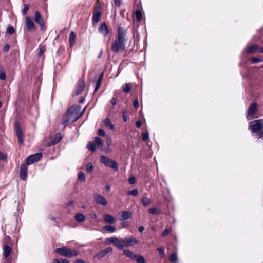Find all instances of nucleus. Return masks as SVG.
Wrapping results in <instances>:
<instances>
[{"instance_id":"f8f14e48","label":"nucleus","mask_w":263,"mask_h":263,"mask_svg":"<svg viewBox=\"0 0 263 263\" xmlns=\"http://www.w3.org/2000/svg\"><path fill=\"white\" fill-rule=\"evenodd\" d=\"M85 83L83 79H80L78 82L77 89L74 93V95H79L81 94L84 90Z\"/></svg>"},{"instance_id":"c85d7f7f","label":"nucleus","mask_w":263,"mask_h":263,"mask_svg":"<svg viewBox=\"0 0 263 263\" xmlns=\"http://www.w3.org/2000/svg\"><path fill=\"white\" fill-rule=\"evenodd\" d=\"M87 148L91 151L92 152H94L96 150V145L95 142H92L91 141L89 142L87 145Z\"/></svg>"},{"instance_id":"9d476101","label":"nucleus","mask_w":263,"mask_h":263,"mask_svg":"<svg viewBox=\"0 0 263 263\" xmlns=\"http://www.w3.org/2000/svg\"><path fill=\"white\" fill-rule=\"evenodd\" d=\"M113 249L112 247H109L104 249H103L99 251L98 253L96 254L95 255V257L98 259H101L104 257H105L108 253L111 252Z\"/></svg>"},{"instance_id":"473e14b6","label":"nucleus","mask_w":263,"mask_h":263,"mask_svg":"<svg viewBox=\"0 0 263 263\" xmlns=\"http://www.w3.org/2000/svg\"><path fill=\"white\" fill-rule=\"evenodd\" d=\"M135 17L138 21H140L142 18V14L140 10H136L135 12Z\"/></svg>"},{"instance_id":"20e7f679","label":"nucleus","mask_w":263,"mask_h":263,"mask_svg":"<svg viewBox=\"0 0 263 263\" xmlns=\"http://www.w3.org/2000/svg\"><path fill=\"white\" fill-rule=\"evenodd\" d=\"M55 252L61 256L72 257L77 256L79 252L77 250H71L70 249L66 247L58 248L55 250Z\"/></svg>"},{"instance_id":"a211bd4d","label":"nucleus","mask_w":263,"mask_h":263,"mask_svg":"<svg viewBox=\"0 0 263 263\" xmlns=\"http://www.w3.org/2000/svg\"><path fill=\"white\" fill-rule=\"evenodd\" d=\"M103 219L105 223L108 224H114L116 222L115 218L108 214H105L103 215Z\"/></svg>"},{"instance_id":"052dcab7","label":"nucleus","mask_w":263,"mask_h":263,"mask_svg":"<svg viewBox=\"0 0 263 263\" xmlns=\"http://www.w3.org/2000/svg\"><path fill=\"white\" fill-rule=\"evenodd\" d=\"M138 230L140 232L142 233L144 230V228L143 226H139L138 228Z\"/></svg>"},{"instance_id":"603ef678","label":"nucleus","mask_w":263,"mask_h":263,"mask_svg":"<svg viewBox=\"0 0 263 263\" xmlns=\"http://www.w3.org/2000/svg\"><path fill=\"white\" fill-rule=\"evenodd\" d=\"M111 139L110 137H108L106 140V145L108 147H109L111 144Z\"/></svg>"},{"instance_id":"4468645a","label":"nucleus","mask_w":263,"mask_h":263,"mask_svg":"<svg viewBox=\"0 0 263 263\" xmlns=\"http://www.w3.org/2000/svg\"><path fill=\"white\" fill-rule=\"evenodd\" d=\"M27 177V167L26 165L22 164L20 168V177L23 180H25Z\"/></svg>"},{"instance_id":"f704fd0d","label":"nucleus","mask_w":263,"mask_h":263,"mask_svg":"<svg viewBox=\"0 0 263 263\" xmlns=\"http://www.w3.org/2000/svg\"><path fill=\"white\" fill-rule=\"evenodd\" d=\"M123 242H124V246H132V238L127 237L125 238L123 240Z\"/></svg>"},{"instance_id":"f03ea898","label":"nucleus","mask_w":263,"mask_h":263,"mask_svg":"<svg viewBox=\"0 0 263 263\" xmlns=\"http://www.w3.org/2000/svg\"><path fill=\"white\" fill-rule=\"evenodd\" d=\"M248 129L257 139L263 138V119L255 120L249 122Z\"/></svg>"},{"instance_id":"69168bd1","label":"nucleus","mask_w":263,"mask_h":263,"mask_svg":"<svg viewBox=\"0 0 263 263\" xmlns=\"http://www.w3.org/2000/svg\"><path fill=\"white\" fill-rule=\"evenodd\" d=\"M259 52L261 53H263V47H258V50Z\"/></svg>"},{"instance_id":"3c124183","label":"nucleus","mask_w":263,"mask_h":263,"mask_svg":"<svg viewBox=\"0 0 263 263\" xmlns=\"http://www.w3.org/2000/svg\"><path fill=\"white\" fill-rule=\"evenodd\" d=\"M9 49H10L9 45L6 44V45H5V46H4V47L3 48V51L4 52H7L9 51Z\"/></svg>"},{"instance_id":"6e6d98bb","label":"nucleus","mask_w":263,"mask_h":263,"mask_svg":"<svg viewBox=\"0 0 263 263\" xmlns=\"http://www.w3.org/2000/svg\"><path fill=\"white\" fill-rule=\"evenodd\" d=\"M6 74L4 72H2L0 73V79L2 80H4L6 79Z\"/></svg>"},{"instance_id":"4be33fe9","label":"nucleus","mask_w":263,"mask_h":263,"mask_svg":"<svg viewBox=\"0 0 263 263\" xmlns=\"http://www.w3.org/2000/svg\"><path fill=\"white\" fill-rule=\"evenodd\" d=\"M258 50V46L257 45H253L246 47L245 51L247 53H254Z\"/></svg>"},{"instance_id":"79ce46f5","label":"nucleus","mask_w":263,"mask_h":263,"mask_svg":"<svg viewBox=\"0 0 263 263\" xmlns=\"http://www.w3.org/2000/svg\"><path fill=\"white\" fill-rule=\"evenodd\" d=\"M171 231L172 229L171 228L165 229L162 232V236L163 237H166L168 234V233L171 232Z\"/></svg>"},{"instance_id":"aec40b11","label":"nucleus","mask_w":263,"mask_h":263,"mask_svg":"<svg viewBox=\"0 0 263 263\" xmlns=\"http://www.w3.org/2000/svg\"><path fill=\"white\" fill-rule=\"evenodd\" d=\"M101 12L100 11H97L95 10L92 15V21L94 23H98L101 18Z\"/></svg>"},{"instance_id":"c756f323","label":"nucleus","mask_w":263,"mask_h":263,"mask_svg":"<svg viewBox=\"0 0 263 263\" xmlns=\"http://www.w3.org/2000/svg\"><path fill=\"white\" fill-rule=\"evenodd\" d=\"M104 229L111 232L114 233L116 231V228L115 227L111 225H106L103 227Z\"/></svg>"},{"instance_id":"dca6fc26","label":"nucleus","mask_w":263,"mask_h":263,"mask_svg":"<svg viewBox=\"0 0 263 263\" xmlns=\"http://www.w3.org/2000/svg\"><path fill=\"white\" fill-rule=\"evenodd\" d=\"M25 23L28 30L30 31L35 29L34 23L30 17H26Z\"/></svg>"},{"instance_id":"13d9d810","label":"nucleus","mask_w":263,"mask_h":263,"mask_svg":"<svg viewBox=\"0 0 263 263\" xmlns=\"http://www.w3.org/2000/svg\"><path fill=\"white\" fill-rule=\"evenodd\" d=\"M136 126L138 128H140L142 126V122L140 120H138L136 122Z\"/></svg>"},{"instance_id":"7ed1b4c3","label":"nucleus","mask_w":263,"mask_h":263,"mask_svg":"<svg viewBox=\"0 0 263 263\" xmlns=\"http://www.w3.org/2000/svg\"><path fill=\"white\" fill-rule=\"evenodd\" d=\"M76 109L74 107H70L68 109L66 113L63 115L61 124L64 127L67 126L70 123L76 122L83 115L84 110L81 112L79 116H77L76 115Z\"/></svg>"},{"instance_id":"e2e57ef3","label":"nucleus","mask_w":263,"mask_h":263,"mask_svg":"<svg viewBox=\"0 0 263 263\" xmlns=\"http://www.w3.org/2000/svg\"><path fill=\"white\" fill-rule=\"evenodd\" d=\"M138 194L137 189H133V196H136Z\"/></svg>"},{"instance_id":"de8ad7c7","label":"nucleus","mask_w":263,"mask_h":263,"mask_svg":"<svg viewBox=\"0 0 263 263\" xmlns=\"http://www.w3.org/2000/svg\"><path fill=\"white\" fill-rule=\"evenodd\" d=\"M128 119V116L126 111H123V120L124 122H127Z\"/></svg>"},{"instance_id":"cd10ccee","label":"nucleus","mask_w":263,"mask_h":263,"mask_svg":"<svg viewBox=\"0 0 263 263\" xmlns=\"http://www.w3.org/2000/svg\"><path fill=\"white\" fill-rule=\"evenodd\" d=\"M94 142L96 144V145H98V147L100 148H101V149L102 148L103 142V140L101 139V138H100L99 137H96L95 138V142Z\"/></svg>"},{"instance_id":"393cba45","label":"nucleus","mask_w":263,"mask_h":263,"mask_svg":"<svg viewBox=\"0 0 263 263\" xmlns=\"http://www.w3.org/2000/svg\"><path fill=\"white\" fill-rule=\"evenodd\" d=\"M104 123L105 125L110 130H114L115 129L114 125L112 124L110 119L108 118H106L104 119Z\"/></svg>"},{"instance_id":"6e6552de","label":"nucleus","mask_w":263,"mask_h":263,"mask_svg":"<svg viewBox=\"0 0 263 263\" xmlns=\"http://www.w3.org/2000/svg\"><path fill=\"white\" fill-rule=\"evenodd\" d=\"M107 243H113L120 249L124 248V244L122 241L116 237H111L106 239Z\"/></svg>"},{"instance_id":"39448f33","label":"nucleus","mask_w":263,"mask_h":263,"mask_svg":"<svg viewBox=\"0 0 263 263\" xmlns=\"http://www.w3.org/2000/svg\"><path fill=\"white\" fill-rule=\"evenodd\" d=\"M100 161L106 166L110 167L115 170L118 169L117 163L106 156L102 155L100 157Z\"/></svg>"},{"instance_id":"338daca9","label":"nucleus","mask_w":263,"mask_h":263,"mask_svg":"<svg viewBox=\"0 0 263 263\" xmlns=\"http://www.w3.org/2000/svg\"><path fill=\"white\" fill-rule=\"evenodd\" d=\"M73 201H70L69 202H68V203L67 204V206H72L73 204Z\"/></svg>"},{"instance_id":"49530a36","label":"nucleus","mask_w":263,"mask_h":263,"mask_svg":"<svg viewBox=\"0 0 263 263\" xmlns=\"http://www.w3.org/2000/svg\"><path fill=\"white\" fill-rule=\"evenodd\" d=\"M7 32L10 34H12L14 32V29L12 26H9L7 28Z\"/></svg>"},{"instance_id":"72a5a7b5","label":"nucleus","mask_w":263,"mask_h":263,"mask_svg":"<svg viewBox=\"0 0 263 263\" xmlns=\"http://www.w3.org/2000/svg\"><path fill=\"white\" fill-rule=\"evenodd\" d=\"M78 177L79 180L81 182L84 181L85 180V175L82 171H80L78 172Z\"/></svg>"},{"instance_id":"412c9836","label":"nucleus","mask_w":263,"mask_h":263,"mask_svg":"<svg viewBox=\"0 0 263 263\" xmlns=\"http://www.w3.org/2000/svg\"><path fill=\"white\" fill-rule=\"evenodd\" d=\"M76 35L74 31H71L70 33L69 37V42L70 47H72L76 43Z\"/></svg>"},{"instance_id":"a878e982","label":"nucleus","mask_w":263,"mask_h":263,"mask_svg":"<svg viewBox=\"0 0 263 263\" xmlns=\"http://www.w3.org/2000/svg\"><path fill=\"white\" fill-rule=\"evenodd\" d=\"M132 213L127 211H123L121 214V220H125L129 219L131 217Z\"/></svg>"},{"instance_id":"774afa93","label":"nucleus","mask_w":263,"mask_h":263,"mask_svg":"<svg viewBox=\"0 0 263 263\" xmlns=\"http://www.w3.org/2000/svg\"><path fill=\"white\" fill-rule=\"evenodd\" d=\"M84 101H85V98H84L82 97V98L80 99V100H79V102H80V103H83L84 102Z\"/></svg>"},{"instance_id":"2eb2a0df","label":"nucleus","mask_w":263,"mask_h":263,"mask_svg":"<svg viewBox=\"0 0 263 263\" xmlns=\"http://www.w3.org/2000/svg\"><path fill=\"white\" fill-rule=\"evenodd\" d=\"M99 32L102 33L103 36H106L109 33V29L106 24L104 22L101 24L99 28Z\"/></svg>"},{"instance_id":"4d7b16f0","label":"nucleus","mask_w":263,"mask_h":263,"mask_svg":"<svg viewBox=\"0 0 263 263\" xmlns=\"http://www.w3.org/2000/svg\"><path fill=\"white\" fill-rule=\"evenodd\" d=\"M110 103L112 105H115L117 104V99L115 97H113L111 101H110Z\"/></svg>"},{"instance_id":"5fc2aeb1","label":"nucleus","mask_w":263,"mask_h":263,"mask_svg":"<svg viewBox=\"0 0 263 263\" xmlns=\"http://www.w3.org/2000/svg\"><path fill=\"white\" fill-rule=\"evenodd\" d=\"M122 0H114L116 6L119 7L121 5Z\"/></svg>"},{"instance_id":"4c0bfd02","label":"nucleus","mask_w":263,"mask_h":263,"mask_svg":"<svg viewBox=\"0 0 263 263\" xmlns=\"http://www.w3.org/2000/svg\"><path fill=\"white\" fill-rule=\"evenodd\" d=\"M142 138L143 141H147L149 139V133L148 132H143L142 134Z\"/></svg>"},{"instance_id":"bb28decb","label":"nucleus","mask_w":263,"mask_h":263,"mask_svg":"<svg viewBox=\"0 0 263 263\" xmlns=\"http://www.w3.org/2000/svg\"><path fill=\"white\" fill-rule=\"evenodd\" d=\"M62 137L60 134L56 135L54 139L50 142V145H53L59 143L62 139Z\"/></svg>"},{"instance_id":"09e8293b","label":"nucleus","mask_w":263,"mask_h":263,"mask_svg":"<svg viewBox=\"0 0 263 263\" xmlns=\"http://www.w3.org/2000/svg\"><path fill=\"white\" fill-rule=\"evenodd\" d=\"M98 134L100 136H104L105 135V132L102 129H99L98 130Z\"/></svg>"},{"instance_id":"7c9ffc66","label":"nucleus","mask_w":263,"mask_h":263,"mask_svg":"<svg viewBox=\"0 0 263 263\" xmlns=\"http://www.w3.org/2000/svg\"><path fill=\"white\" fill-rule=\"evenodd\" d=\"M132 89V87L130 86V84L126 83L123 86V90L126 93H129Z\"/></svg>"},{"instance_id":"37998d69","label":"nucleus","mask_w":263,"mask_h":263,"mask_svg":"<svg viewBox=\"0 0 263 263\" xmlns=\"http://www.w3.org/2000/svg\"><path fill=\"white\" fill-rule=\"evenodd\" d=\"M157 250L159 252V254L161 257H163L165 256V251L163 248L162 247H158Z\"/></svg>"},{"instance_id":"2f4dec72","label":"nucleus","mask_w":263,"mask_h":263,"mask_svg":"<svg viewBox=\"0 0 263 263\" xmlns=\"http://www.w3.org/2000/svg\"><path fill=\"white\" fill-rule=\"evenodd\" d=\"M170 260L173 262H176L178 260V256L176 253H173L170 256Z\"/></svg>"},{"instance_id":"c03bdc74","label":"nucleus","mask_w":263,"mask_h":263,"mask_svg":"<svg viewBox=\"0 0 263 263\" xmlns=\"http://www.w3.org/2000/svg\"><path fill=\"white\" fill-rule=\"evenodd\" d=\"M29 6L28 4L24 5V8L22 10V13L24 15H26V14L27 13V11L29 10Z\"/></svg>"},{"instance_id":"864d4df0","label":"nucleus","mask_w":263,"mask_h":263,"mask_svg":"<svg viewBox=\"0 0 263 263\" xmlns=\"http://www.w3.org/2000/svg\"><path fill=\"white\" fill-rule=\"evenodd\" d=\"M133 105L136 108H137L138 107L139 102H138V100L137 99H135L134 101Z\"/></svg>"},{"instance_id":"423d86ee","label":"nucleus","mask_w":263,"mask_h":263,"mask_svg":"<svg viewBox=\"0 0 263 263\" xmlns=\"http://www.w3.org/2000/svg\"><path fill=\"white\" fill-rule=\"evenodd\" d=\"M42 157L41 153H37L28 156L26 159V165H31L39 161Z\"/></svg>"},{"instance_id":"a18cd8bd","label":"nucleus","mask_w":263,"mask_h":263,"mask_svg":"<svg viewBox=\"0 0 263 263\" xmlns=\"http://www.w3.org/2000/svg\"><path fill=\"white\" fill-rule=\"evenodd\" d=\"M123 254L128 257L132 258V251H130L129 250H124Z\"/></svg>"},{"instance_id":"0e129e2a","label":"nucleus","mask_w":263,"mask_h":263,"mask_svg":"<svg viewBox=\"0 0 263 263\" xmlns=\"http://www.w3.org/2000/svg\"><path fill=\"white\" fill-rule=\"evenodd\" d=\"M52 263H61L60 259H54Z\"/></svg>"},{"instance_id":"a19ab883","label":"nucleus","mask_w":263,"mask_h":263,"mask_svg":"<svg viewBox=\"0 0 263 263\" xmlns=\"http://www.w3.org/2000/svg\"><path fill=\"white\" fill-rule=\"evenodd\" d=\"M250 61L253 63H257L261 62L262 60L261 59L257 57H253L250 59Z\"/></svg>"},{"instance_id":"680f3d73","label":"nucleus","mask_w":263,"mask_h":263,"mask_svg":"<svg viewBox=\"0 0 263 263\" xmlns=\"http://www.w3.org/2000/svg\"><path fill=\"white\" fill-rule=\"evenodd\" d=\"M74 263H85L84 261L80 259H76L74 261Z\"/></svg>"},{"instance_id":"ddd939ff","label":"nucleus","mask_w":263,"mask_h":263,"mask_svg":"<svg viewBox=\"0 0 263 263\" xmlns=\"http://www.w3.org/2000/svg\"><path fill=\"white\" fill-rule=\"evenodd\" d=\"M95 202L103 206H106L108 204L107 200L101 195H96L94 197Z\"/></svg>"},{"instance_id":"6ab92c4d","label":"nucleus","mask_w":263,"mask_h":263,"mask_svg":"<svg viewBox=\"0 0 263 263\" xmlns=\"http://www.w3.org/2000/svg\"><path fill=\"white\" fill-rule=\"evenodd\" d=\"M103 74L102 73L99 76H97L95 77V79H96L97 82L95 85V92H96L98 91V90L100 87L102 79H103Z\"/></svg>"},{"instance_id":"c9c22d12","label":"nucleus","mask_w":263,"mask_h":263,"mask_svg":"<svg viewBox=\"0 0 263 263\" xmlns=\"http://www.w3.org/2000/svg\"><path fill=\"white\" fill-rule=\"evenodd\" d=\"M142 203L144 206H146L150 204L151 200L148 198L144 197L142 199Z\"/></svg>"},{"instance_id":"9b49d317","label":"nucleus","mask_w":263,"mask_h":263,"mask_svg":"<svg viewBox=\"0 0 263 263\" xmlns=\"http://www.w3.org/2000/svg\"><path fill=\"white\" fill-rule=\"evenodd\" d=\"M34 21L40 25L41 30H44L45 29V27L43 17L39 11H36L35 12Z\"/></svg>"},{"instance_id":"5701e85b","label":"nucleus","mask_w":263,"mask_h":263,"mask_svg":"<svg viewBox=\"0 0 263 263\" xmlns=\"http://www.w3.org/2000/svg\"><path fill=\"white\" fill-rule=\"evenodd\" d=\"M133 259H135L137 263H146L144 258L141 255H137L133 253Z\"/></svg>"},{"instance_id":"f257e3e1","label":"nucleus","mask_w":263,"mask_h":263,"mask_svg":"<svg viewBox=\"0 0 263 263\" xmlns=\"http://www.w3.org/2000/svg\"><path fill=\"white\" fill-rule=\"evenodd\" d=\"M126 30L121 27H119L117 31V38L113 42L111 46L112 50L115 52L125 49L126 37Z\"/></svg>"},{"instance_id":"ea45409f","label":"nucleus","mask_w":263,"mask_h":263,"mask_svg":"<svg viewBox=\"0 0 263 263\" xmlns=\"http://www.w3.org/2000/svg\"><path fill=\"white\" fill-rule=\"evenodd\" d=\"M39 49H40V51H39V56H41L44 54V53L45 52V51L46 50L45 46L44 45H40L39 46Z\"/></svg>"},{"instance_id":"e433bc0d","label":"nucleus","mask_w":263,"mask_h":263,"mask_svg":"<svg viewBox=\"0 0 263 263\" xmlns=\"http://www.w3.org/2000/svg\"><path fill=\"white\" fill-rule=\"evenodd\" d=\"M148 212L154 215H158L159 214L158 209L156 207L150 208L148 209Z\"/></svg>"},{"instance_id":"b1692460","label":"nucleus","mask_w":263,"mask_h":263,"mask_svg":"<svg viewBox=\"0 0 263 263\" xmlns=\"http://www.w3.org/2000/svg\"><path fill=\"white\" fill-rule=\"evenodd\" d=\"M85 216L82 213H77L75 215V220L78 222H83L85 220Z\"/></svg>"},{"instance_id":"1a4fd4ad","label":"nucleus","mask_w":263,"mask_h":263,"mask_svg":"<svg viewBox=\"0 0 263 263\" xmlns=\"http://www.w3.org/2000/svg\"><path fill=\"white\" fill-rule=\"evenodd\" d=\"M257 111V105L256 103L251 104L247 110V115L246 116L248 120L251 119L255 114Z\"/></svg>"},{"instance_id":"58836bf2","label":"nucleus","mask_w":263,"mask_h":263,"mask_svg":"<svg viewBox=\"0 0 263 263\" xmlns=\"http://www.w3.org/2000/svg\"><path fill=\"white\" fill-rule=\"evenodd\" d=\"M86 167L87 171L88 173H91L92 172L93 166L91 162L88 163L86 166Z\"/></svg>"},{"instance_id":"f3484780","label":"nucleus","mask_w":263,"mask_h":263,"mask_svg":"<svg viewBox=\"0 0 263 263\" xmlns=\"http://www.w3.org/2000/svg\"><path fill=\"white\" fill-rule=\"evenodd\" d=\"M11 252V248L9 245H5L3 247V255L5 259H11L9 257Z\"/></svg>"},{"instance_id":"bf43d9fd","label":"nucleus","mask_w":263,"mask_h":263,"mask_svg":"<svg viewBox=\"0 0 263 263\" xmlns=\"http://www.w3.org/2000/svg\"><path fill=\"white\" fill-rule=\"evenodd\" d=\"M61 263H69V261L68 259L66 258H60Z\"/></svg>"},{"instance_id":"0eeeda50","label":"nucleus","mask_w":263,"mask_h":263,"mask_svg":"<svg viewBox=\"0 0 263 263\" xmlns=\"http://www.w3.org/2000/svg\"><path fill=\"white\" fill-rule=\"evenodd\" d=\"M15 129L19 143L20 144H23L24 142V134L21 129L20 124L18 121H16L15 123Z\"/></svg>"},{"instance_id":"8fccbe9b","label":"nucleus","mask_w":263,"mask_h":263,"mask_svg":"<svg viewBox=\"0 0 263 263\" xmlns=\"http://www.w3.org/2000/svg\"><path fill=\"white\" fill-rule=\"evenodd\" d=\"M6 159H7L6 155L4 153L0 152V160L5 161L6 160Z\"/></svg>"}]
</instances>
